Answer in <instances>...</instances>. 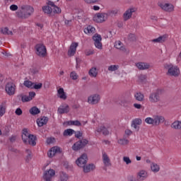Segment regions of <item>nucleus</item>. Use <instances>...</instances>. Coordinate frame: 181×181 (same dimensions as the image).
<instances>
[{
	"label": "nucleus",
	"mask_w": 181,
	"mask_h": 181,
	"mask_svg": "<svg viewBox=\"0 0 181 181\" xmlns=\"http://www.w3.org/2000/svg\"><path fill=\"white\" fill-rule=\"evenodd\" d=\"M35 12V8L29 5H23L20 7L16 15L20 19H28Z\"/></svg>",
	"instance_id": "f257e3e1"
},
{
	"label": "nucleus",
	"mask_w": 181,
	"mask_h": 181,
	"mask_svg": "<svg viewBox=\"0 0 181 181\" xmlns=\"http://www.w3.org/2000/svg\"><path fill=\"white\" fill-rule=\"evenodd\" d=\"M145 122L149 125L158 127V125H160V124H163V122H165V117L160 115H154L153 117L146 118Z\"/></svg>",
	"instance_id": "f03ea898"
},
{
	"label": "nucleus",
	"mask_w": 181,
	"mask_h": 181,
	"mask_svg": "<svg viewBox=\"0 0 181 181\" xmlns=\"http://www.w3.org/2000/svg\"><path fill=\"white\" fill-rule=\"evenodd\" d=\"M165 69H168L167 75L173 76L174 77H179L180 74V69L176 65L172 64H166L164 66Z\"/></svg>",
	"instance_id": "7ed1b4c3"
},
{
	"label": "nucleus",
	"mask_w": 181,
	"mask_h": 181,
	"mask_svg": "<svg viewBox=\"0 0 181 181\" xmlns=\"http://www.w3.org/2000/svg\"><path fill=\"white\" fill-rule=\"evenodd\" d=\"M87 145H88V140L83 139L82 140H79L74 144L72 146V150L77 152L81 149H84Z\"/></svg>",
	"instance_id": "20e7f679"
},
{
	"label": "nucleus",
	"mask_w": 181,
	"mask_h": 181,
	"mask_svg": "<svg viewBox=\"0 0 181 181\" xmlns=\"http://www.w3.org/2000/svg\"><path fill=\"white\" fill-rule=\"evenodd\" d=\"M88 162V156L86 153H83L79 158L76 160V163L78 168H84Z\"/></svg>",
	"instance_id": "39448f33"
},
{
	"label": "nucleus",
	"mask_w": 181,
	"mask_h": 181,
	"mask_svg": "<svg viewBox=\"0 0 181 181\" xmlns=\"http://www.w3.org/2000/svg\"><path fill=\"white\" fill-rule=\"evenodd\" d=\"M148 100L152 103H159L160 101V90L158 89L151 93L149 95Z\"/></svg>",
	"instance_id": "423d86ee"
},
{
	"label": "nucleus",
	"mask_w": 181,
	"mask_h": 181,
	"mask_svg": "<svg viewBox=\"0 0 181 181\" xmlns=\"http://www.w3.org/2000/svg\"><path fill=\"white\" fill-rule=\"evenodd\" d=\"M5 90L8 95H15V91H16V86L12 82H8L5 86Z\"/></svg>",
	"instance_id": "0eeeda50"
},
{
	"label": "nucleus",
	"mask_w": 181,
	"mask_h": 181,
	"mask_svg": "<svg viewBox=\"0 0 181 181\" xmlns=\"http://www.w3.org/2000/svg\"><path fill=\"white\" fill-rule=\"evenodd\" d=\"M36 53L40 57H45L46 56V47L42 44H37L35 46Z\"/></svg>",
	"instance_id": "6e6552de"
},
{
	"label": "nucleus",
	"mask_w": 181,
	"mask_h": 181,
	"mask_svg": "<svg viewBox=\"0 0 181 181\" xmlns=\"http://www.w3.org/2000/svg\"><path fill=\"white\" fill-rule=\"evenodd\" d=\"M100 100H101L100 95L93 94L88 98V104H91V105H95V104H98L100 103Z\"/></svg>",
	"instance_id": "1a4fd4ad"
},
{
	"label": "nucleus",
	"mask_w": 181,
	"mask_h": 181,
	"mask_svg": "<svg viewBox=\"0 0 181 181\" xmlns=\"http://www.w3.org/2000/svg\"><path fill=\"white\" fill-rule=\"evenodd\" d=\"M105 19H107V14L104 13H98L93 16V21L97 23H103L105 22Z\"/></svg>",
	"instance_id": "9d476101"
},
{
	"label": "nucleus",
	"mask_w": 181,
	"mask_h": 181,
	"mask_svg": "<svg viewBox=\"0 0 181 181\" xmlns=\"http://www.w3.org/2000/svg\"><path fill=\"white\" fill-rule=\"evenodd\" d=\"M56 175V171L53 169L45 170L43 175V179L45 181H52V177Z\"/></svg>",
	"instance_id": "9b49d317"
},
{
	"label": "nucleus",
	"mask_w": 181,
	"mask_h": 181,
	"mask_svg": "<svg viewBox=\"0 0 181 181\" xmlns=\"http://www.w3.org/2000/svg\"><path fill=\"white\" fill-rule=\"evenodd\" d=\"M158 6L163 9V11H165V12H173L175 10V6H173V4H163V3H158Z\"/></svg>",
	"instance_id": "f8f14e48"
},
{
	"label": "nucleus",
	"mask_w": 181,
	"mask_h": 181,
	"mask_svg": "<svg viewBox=\"0 0 181 181\" xmlns=\"http://www.w3.org/2000/svg\"><path fill=\"white\" fill-rule=\"evenodd\" d=\"M93 40H94L95 46L97 49H103V43H101V40H103V37L98 34H95L93 36Z\"/></svg>",
	"instance_id": "ddd939ff"
},
{
	"label": "nucleus",
	"mask_w": 181,
	"mask_h": 181,
	"mask_svg": "<svg viewBox=\"0 0 181 181\" xmlns=\"http://www.w3.org/2000/svg\"><path fill=\"white\" fill-rule=\"evenodd\" d=\"M137 179H132L130 181H139L145 180L148 177V172L146 170H141L137 173Z\"/></svg>",
	"instance_id": "4468645a"
},
{
	"label": "nucleus",
	"mask_w": 181,
	"mask_h": 181,
	"mask_svg": "<svg viewBox=\"0 0 181 181\" xmlns=\"http://www.w3.org/2000/svg\"><path fill=\"white\" fill-rule=\"evenodd\" d=\"M136 10L134 8H128L123 14V19L125 22L129 21L132 18V13L136 12Z\"/></svg>",
	"instance_id": "2eb2a0df"
},
{
	"label": "nucleus",
	"mask_w": 181,
	"mask_h": 181,
	"mask_svg": "<svg viewBox=\"0 0 181 181\" xmlns=\"http://www.w3.org/2000/svg\"><path fill=\"white\" fill-rule=\"evenodd\" d=\"M141 124H142V119L139 118H136L132 122V127L134 128L135 131H136V132L139 131V125H141Z\"/></svg>",
	"instance_id": "dca6fc26"
},
{
	"label": "nucleus",
	"mask_w": 181,
	"mask_h": 181,
	"mask_svg": "<svg viewBox=\"0 0 181 181\" xmlns=\"http://www.w3.org/2000/svg\"><path fill=\"white\" fill-rule=\"evenodd\" d=\"M141 124H142V119L139 118H136L132 122V127L134 128L135 131H136V132L139 131V125H141Z\"/></svg>",
	"instance_id": "f3484780"
},
{
	"label": "nucleus",
	"mask_w": 181,
	"mask_h": 181,
	"mask_svg": "<svg viewBox=\"0 0 181 181\" xmlns=\"http://www.w3.org/2000/svg\"><path fill=\"white\" fill-rule=\"evenodd\" d=\"M83 173H90V172H93V170H95V165L93 163L86 164L84 167H82Z\"/></svg>",
	"instance_id": "a211bd4d"
},
{
	"label": "nucleus",
	"mask_w": 181,
	"mask_h": 181,
	"mask_svg": "<svg viewBox=\"0 0 181 181\" xmlns=\"http://www.w3.org/2000/svg\"><path fill=\"white\" fill-rule=\"evenodd\" d=\"M78 46V42H74L71 45L70 49L68 51L69 56H74V54H76V52L77 50Z\"/></svg>",
	"instance_id": "6ab92c4d"
},
{
	"label": "nucleus",
	"mask_w": 181,
	"mask_h": 181,
	"mask_svg": "<svg viewBox=\"0 0 181 181\" xmlns=\"http://www.w3.org/2000/svg\"><path fill=\"white\" fill-rule=\"evenodd\" d=\"M166 40H168V35H163L158 37V38L153 39L151 42L153 43H165Z\"/></svg>",
	"instance_id": "aec40b11"
},
{
	"label": "nucleus",
	"mask_w": 181,
	"mask_h": 181,
	"mask_svg": "<svg viewBox=\"0 0 181 181\" xmlns=\"http://www.w3.org/2000/svg\"><path fill=\"white\" fill-rule=\"evenodd\" d=\"M136 67L139 70H148L151 67V65L145 62H138L136 64Z\"/></svg>",
	"instance_id": "412c9836"
},
{
	"label": "nucleus",
	"mask_w": 181,
	"mask_h": 181,
	"mask_svg": "<svg viewBox=\"0 0 181 181\" xmlns=\"http://www.w3.org/2000/svg\"><path fill=\"white\" fill-rule=\"evenodd\" d=\"M49 122V117H42L40 119H37V124L38 127H43V125H46Z\"/></svg>",
	"instance_id": "4be33fe9"
},
{
	"label": "nucleus",
	"mask_w": 181,
	"mask_h": 181,
	"mask_svg": "<svg viewBox=\"0 0 181 181\" xmlns=\"http://www.w3.org/2000/svg\"><path fill=\"white\" fill-rule=\"evenodd\" d=\"M58 112L59 114H67L68 112H70V107H69L68 105H62V106H60L59 108H58Z\"/></svg>",
	"instance_id": "5701e85b"
},
{
	"label": "nucleus",
	"mask_w": 181,
	"mask_h": 181,
	"mask_svg": "<svg viewBox=\"0 0 181 181\" xmlns=\"http://www.w3.org/2000/svg\"><path fill=\"white\" fill-rule=\"evenodd\" d=\"M103 160L105 166H111V160H110V157H108V155H107V153L103 154Z\"/></svg>",
	"instance_id": "b1692460"
},
{
	"label": "nucleus",
	"mask_w": 181,
	"mask_h": 181,
	"mask_svg": "<svg viewBox=\"0 0 181 181\" xmlns=\"http://www.w3.org/2000/svg\"><path fill=\"white\" fill-rule=\"evenodd\" d=\"M28 145H32V146H36V136L31 134L28 136Z\"/></svg>",
	"instance_id": "393cba45"
},
{
	"label": "nucleus",
	"mask_w": 181,
	"mask_h": 181,
	"mask_svg": "<svg viewBox=\"0 0 181 181\" xmlns=\"http://www.w3.org/2000/svg\"><path fill=\"white\" fill-rule=\"evenodd\" d=\"M115 47L116 49H119V50H121V52H127L125 47L123 46V44L121 42V41H117L115 43Z\"/></svg>",
	"instance_id": "a878e982"
},
{
	"label": "nucleus",
	"mask_w": 181,
	"mask_h": 181,
	"mask_svg": "<svg viewBox=\"0 0 181 181\" xmlns=\"http://www.w3.org/2000/svg\"><path fill=\"white\" fill-rule=\"evenodd\" d=\"M95 28L92 25H88L87 28L84 29V33L86 35H91V33H95Z\"/></svg>",
	"instance_id": "bb28decb"
},
{
	"label": "nucleus",
	"mask_w": 181,
	"mask_h": 181,
	"mask_svg": "<svg viewBox=\"0 0 181 181\" xmlns=\"http://www.w3.org/2000/svg\"><path fill=\"white\" fill-rule=\"evenodd\" d=\"M6 111V102H2L0 105V117H3Z\"/></svg>",
	"instance_id": "cd10ccee"
},
{
	"label": "nucleus",
	"mask_w": 181,
	"mask_h": 181,
	"mask_svg": "<svg viewBox=\"0 0 181 181\" xmlns=\"http://www.w3.org/2000/svg\"><path fill=\"white\" fill-rule=\"evenodd\" d=\"M57 93L59 95V98L62 100H66L67 99V95H66V93H64V89L63 88H60L58 90Z\"/></svg>",
	"instance_id": "c85d7f7f"
},
{
	"label": "nucleus",
	"mask_w": 181,
	"mask_h": 181,
	"mask_svg": "<svg viewBox=\"0 0 181 181\" xmlns=\"http://www.w3.org/2000/svg\"><path fill=\"white\" fill-rule=\"evenodd\" d=\"M29 112L31 115H37V114H40V110L37 107L34 106L30 109Z\"/></svg>",
	"instance_id": "c756f323"
},
{
	"label": "nucleus",
	"mask_w": 181,
	"mask_h": 181,
	"mask_svg": "<svg viewBox=\"0 0 181 181\" xmlns=\"http://www.w3.org/2000/svg\"><path fill=\"white\" fill-rule=\"evenodd\" d=\"M151 169L154 173H158V172L160 170V167H159V165L155 163H152L151 165Z\"/></svg>",
	"instance_id": "7c9ffc66"
},
{
	"label": "nucleus",
	"mask_w": 181,
	"mask_h": 181,
	"mask_svg": "<svg viewBox=\"0 0 181 181\" xmlns=\"http://www.w3.org/2000/svg\"><path fill=\"white\" fill-rule=\"evenodd\" d=\"M69 180V175L62 171L59 173V181H67Z\"/></svg>",
	"instance_id": "2f4dec72"
},
{
	"label": "nucleus",
	"mask_w": 181,
	"mask_h": 181,
	"mask_svg": "<svg viewBox=\"0 0 181 181\" xmlns=\"http://www.w3.org/2000/svg\"><path fill=\"white\" fill-rule=\"evenodd\" d=\"M97 132H99V133L102 132L103 135H108V134H110V132H108V129L104 126H101L100 127L97 129Z\"/></svg>",
	"instance_id": "473e14b6"
},
{
	"label": "nucleus",
	"mask_w": 181,
	"mask_h": 181,
	"mask_svg": "<svg viewBox=\"0 0 181 181\" xmlns=\"http://www.w3.org/2000/svg\"><path fill=\"white\" fill-rule=\"evenodd\" d=\"M74 132H76V131H74V129H65L64 131L63 135H64V136H71V135H73V134H74Z\"/></svg>",
	"instance_id": "72a5a7b5"
},
{
	"label": "nucleus",
	"mask_w": 181,
	"mask_h": 181,
	"mask_svg": "<svg viewBox=\"0 0 181 181\" xmlns=\"http://www.w3.org/2000/svg\"><path fill=\"white\" fill-rule=\"evenodd\" d=\"M171 128H173V129H181V122L175 121L172 123Z\"/></svg>",
	"instance_id": "f704fd0d"
},
{
	"label": "nucleus",
	"mask_w": 181,
	"mask_h": 181,
	"mask_svg": "<svg viewBox=\"0 0 181 181\" xmlns=\"http://www.w3.org/2000/svg\"><path fill=\"white\" fill-rule=\"evenodd\" d=\"M134 97L137 101H144V98H145V95H144L141 92L136 93L134 94Z\"/></svg>",
	"instance_id": "c9c22d12"
},
{
	"label": "nucleus",
	"mask_w": 181,
	"mask_h": 181,
	"mask_svg": "<svg viewBox=\"0 0 181 181\" xmlns=\"http://www.w3.org/2000/svg\"><path fill=\"white\" fill-rule=\"evenodd\" d=\"M88 74L90 77H97V74L98 73L97 72V68L93 67L89 70Z\"/></svg>",
	"instance_id": "e433bc0d"
},
{
	"label": "nucleus",
	"mask_w": 181,
	"mask_h": 181,
	"mask_svg": "<svg viewBox=\"0 0 181 181\" xmlns=\"http://www.w3.org/2000/svg\"><path fill=\"white\" fill-rule=\"evenodd\" d=\"M42 11L44 13H47V15H50L52 12V8L49 6H45L42 7Z\"/></svg>",
	"instance_id": "4c0bfd02"
},
{
	"label": "nucleus",
	"mask_w": 181,
	"mask_h": 181,
	"mask_svg": "<svg viewBox=\"0 0 181 181\" xmlns=\"http://www.w3.org/2000/svg\"><path fill=\"white\" fill-rule=\"evenodd\" d=\"M1 33H3V35H10L11 36H12V35H13V33H12V31L9 30V29L7 27L1 29Z\"/></svg>",
	"instance_id": "58836bf2"
},
{
	"label": "nucleus",
	"mask_w": 181,
	"mask_h": 181,
	"mask_svg": "<svg viewBox=\"0 0 181 181\" xmlns=\"http://www.w3.org/2000/svg\"><path fill=\"white\" fill-rule=\"evenodd\" d=\"M118 144L119 145H128V144H129V140L125 139V136H124V139H120L118 140Z\"/></svg>",
	"instance_id": "ea45409f"
},
{
	"label": "nucleus",
	"mask_w": 181,
	"mask_h": 181,
	"mask_svg": "<svg viewBox=\"0 0 181 181\" xmlns=\"http://www.w3.org/2000/svg\"><path fill=\"white\" fill-rule=\"evenodd\" d=\"M23 84H24L25 87H27L28 88H33L34 83H33L30 81H25Z\"/></svg>",
	"instance_id": "a19ab883"
},
{
	"label": "nucleus",
	"mask_w": 181,
	"mask_h": 181,
	"mask_svg": "<svg viewBox=\"0 0 181 181\" xmlns=\"http://www.w3.org/2000/svg\"><path fill=\"white\" fill-rule=\"evenodd\" d=\"M119 69V65H110L108 66V71H117Z\"/></svg>",
	"instance_id": "79ce46f5"
},
{
	"label": "nucleus",
	"mask_w": 181,
	"mask_h": 181,
	"mask_svg": "<svg viewBox=\"0 0 181 181\" xmlns=\"http://www.w3.org/2000/svg\"><path fill=\"white\" fill-rule=\"evenodd\" d=\"M25 152L27 153L26 162H29L32 159V151L30 149H26Z\"/></svg>",
	"instance_id": "37998d69"
},
{
	"label": "nucleus",
	"mask_w": 181,
	"mask_h": 181,
	"mask_svg": "<svg viewBox=\"0 0 181 181\" xmlns=\"http://www.w3.org/2000/svg\"><path fill=\"white\" fill-rule=\"evenodd\" d=\"M70 77L72 78V80H77V78H78V75L77 73H76V71H72L70 74Z\"/></svg>",
	"instance_id": "c03bdc74"
},
{
	"label": "nucleus",
	"mask_w": 181,
	"mask_h": 181,
	"mask_svg": "<svg viewBox=\"0 0 181 181\" xmlns=\"http://www.w3.org/2000/svg\"><path fill=\"white\" fill-rule=\"evenodd\" d=\"M52 11L54 13H62V8H59L57 6H54V8H52Z\"/></svg>",
	"instance_id": "a18cd8bd"
},
{
	"label": "nucleus",
	"mask_w": 181,
	"mask_h": 181,
	"mask_svg": "<svg viewBox=\"0 0 181 181\" xmlns=\"http://www.w3.org/2000/svg\"><path fill=\"white\" fill-rule=\"evenodd\" d=\"M129 40L130 42H136V37L134 35V34H129L128 36Z\"/></svg>",
	"instance_id": "49530a36"
},
{
	"label": "nucleus",
	"mask_w": 181,
	"mask_h": 181,
	"mask_svg": "<svg viewBox=\"0 0 181 181\" xmlns=\"http://www.w3.org/2000/svg\"><path fill=\"white\" fill-rule=\"evenodd\" d=\"M21 101L23 103H28V102L30 101V98H29V96H28V95H23L21 98Z\"/></svg>",
	"instance_id": "de8ad7c7"
},
{
	"label": "nucleus",
	"mask_w": 181,
	"mask_h": 181,
	"mask_svg": "<svg viewBox=\"0 0 181 181\" xmlns=\"http://www.w3.org/2000/svg\"><path fill=\"white\" fill-rule=\"evenodd\" d=\"M139 80L141 83H145V81H146V75L141 74V75L139 76Z\"/></svg>",
	"instance_id": "09e8293b"
},
{
	"label": "nucleus",
	"mask_w": 181,
	"mask_h": 181,
	"mask_svg": "<svg viewBox=\"0 0 181 181\" xmlns=\"http://www.w3.org/2000/svg\"><path fill=\"white\" fill-rule=\"evenodd\" d=\"M43 84L42 83H37V84H33V88H35V90H40Z\"/></svg>",
	"instance_id": "8fccbe9b"
},
{
	"label": "nucleus",
	"mask_w": 181,
	"mask_h": 181,
	"mask_svg": "<svg viewBox=\"0 0 181 181\" xmlns=\"http://www.w3.org/2000/svg\"><path fill=\"white\" fill-rule=\"evenodd\" d=\"M123 160L124 162H125L127 165H129V163H132L129 157H126V156L123 157Z\"/></svg>",
	"instance_id": "3c124183"
},
{
	"label": "nucleus",
	"mask_w": 181,
	"mask_h": 181,
	"mask_svg": "<svg viewBox=\"0 0 181 181\" xmlns=\"http://www.w3.org/2000/svg\"><path fill=\"white\" fill-rule=\"evenodd\" d=\"M51 149L55 155H56V153H60V152H61L59 147H52Z\"/></svg>",
	"instance_id": "603ef678"
},
{
	"label": "nucleus",
	"mask_w": 181,
	"mask_h": 181,
	"mask_svg": "<svg viewBox=\"0 0 181 181\" xmlns=\"http://www.w3.org/2000/svg\"><path fill=\"white\" fill-rule=\"evenodd\" d=\"M29 139V136H25L22 135V140L25 144V145H28V140Z\"/></svg>",
	"instance_id": "864d4df0"
},
{
	"label": "nucleus",
	"mask_w": 181,
	"mask_h": 181,
	"mask_svg": "<svg viewBox=\"0 0 181 181\" xmlns=\"http://www.w3.org/2000/svg\"><path fill=\"white\" fill-rule=\"evenodd\" d=\"M74 134H75V138H78V139L83 136V133L80 132H75Z\"/></svg>",
	"instance_id": "5fc2aeb1"
},
{
	"label": "nucleus",
	"mask_w": 181,
	"mask_h": 181,
	"mask_svg": "<svg viewBox=\"0 0 181 181\" xmlns=\"http://www.w3.org/2000/svg\"><path fill=\"white\" fill-rule=\"evenodd\" d=\"M23 112L22 111V109H21L20 107L17 108L15 111V114L16 115H22Z\"/></svg>",
	"instance_id": "6e6d98bb"
},
{
	"label": "nucleus",
	"mask_w": 181,
	"mask_h": 181,
	"mask_svg": "<svg viewBox=\"0 0 181 181\" xmlns=\"http://www.w3.org/2000/svg\"><path fill=\"white\" fill-rule=\"evenodd\" d=\"M36 96V93H35V92H30L29 93V98H30V101H31V100H33V98H35V97Z\"/></svg>",
	"instance_id": "4d7b16f0"
},
{
	"label": "nucleus",
	"mask_w": 181,
	"mask_h": 181,
	"mask_svg": "<svg viewBox=\"0 0 181 181\" xmlns=\"http://www.w3.org/2000/svg\"><path fill=\"white\" fill-rule=\"evenodd\" d=\"M129 103H131V100H122V105H124V107H127V104H129Z\"/></svg>",
	"instance_id": "13d9d810"
},
{
	"label": "nucleus",
	"mask_w": 181,
	"mask_h": 181,
	"mask_svg": "<svg viewBox=\"0 0 181 181\" xmlns=\"http://www.w3.org/2000/svg\"><path fill=\"white\" fill-rule=\"evenodd\" d=\"M23 135L27 136L29 137V136H30L31 134H29V132H28V129H23Z\"/></svg>",
	"instance_id": "bf43d9fd"
},
{
	"label": "nucleus",
	"mask_w": 181,
	"mask_h": 181,
	"mask_svg": "<svg viewBox=\"0 0 181 181\" xmlns=\"http://www.w3.org/2000/svg\"><path fill=\"white\" fill-rule=\"evenodd\" d=\"M94 52L90 50V49H87L86 52H85V54L86 56H91V54H93Z\"/></svg>",
	"instance_id": "052dcab7"
},
{
	"label": "nucleus",
	"mask_w": 181,
	"mask_h": 181,
	"mask_svg": "<svg viewBox=\"0 0 181 181\" xmlns=\"http://www.w3.org/2000/svg\"><path fill=\"white\" fill-rule=\"evenodd\" d=\"M47 155L49 158H53V156H54L56 154L54 153L53 151L51 148L50 151L47 153Z\"/></svg>",
	"instance_id": "680f3d73"
},
{
	"label": "nucleus",
	"mask_w": 181,
	"mask_h": 181,
	"mask_svg": "<svg viewBox=\"0 0 181 181\" xmlns=\"http://www.w3.org/2000/svg\"><path fill=\"white\" fill-rule=\"evenodd\" d=\"M10 9H11V11H18V6L16 4H12L10 6Z\"/></svg>",
	"instance_id": "e2e57ef3"
},
{
	"label": "nucleus",
	"mask_w": 181,
	"mask_h": 181,
	"mask_svg": "<svg viewBox=\"0 0 181 181\" xmlns=\"http://www.w3.org/2000/svg\"><path fill=\"white\" fill-rule=\"evenodd\" d=\"M73 124L75 125V127H81V122H80L78 120L74 121Z\"/></svg>",
	"instance_id": "0e129e2a"
},
{
	"label": "nucleus",
	"mask_w": 181,
	"mask_h": 181,
	"mask_svg": "<svg viewBox=\"0 0 181 181\" xmlns=\"http://www.w3.org/2000/svg\"><path fill=\"white\" fill-rule=\"evenodd\" d=\"M134 108H136L137 110H141L142 108V105L141 104L134 103Z\"/></svg>",
	"instance_id": "69168bd1"
},
{
	"label": "nucleus",
	"mask_w": 181,
	"mask_h": 181,
	"mask_svg": "<svg viewBox=\"0 0 181 181\" xmlns=\"http://www.w3.org/2000/svg\"><path fill=\"white\" fill-rule=\"evenodd\" d=\"M71 20H65L64 23L67 26H71Z\"/></svg>",
	"instance_id": "338daca9"
},
{
	"label": "nucleus",
	"mask_w": 181,
	"mask_h": 181,
	"mask_svg": "<svg viewBox=\"0 0 181 181\" xmlns=\"http://www.w3.org/2000/svg\"><path fill=\"white\" fill-rule=\"evenodd\" d=\"M10 151H11V152H14V153H21V151H20L19 150H18V149H16V148H11L10 149Z\"/></svg>",
	"instance_id": "774afa93"
}]
</instances>
